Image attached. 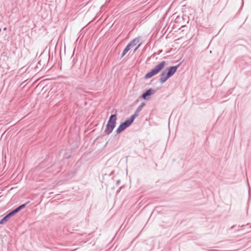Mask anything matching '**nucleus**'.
Wrapping results in <instances>:
<instances>
[{
    "label": "nucleus",
    "instance_id": "nucleus-13",
    "mask_svg": "<svg viewBox=\"0 0 251 251\" xmlns=\"http://www.w3.org/2000/svg\"><path fill=\"white\" fill-rule=\"evenodd\" d=\"M29 202V201H28L24 204H23L20 206H19L18 207H17V208H16L15 209L16 210V211H17V212H19L20 211H21L22 209H24V208L25 207L26 205L27 204H28V203Z\"/></svg>",
    "mask_w": 251,
    "mask_h": 251
},
{
    "label": "nucleus",
    "instance_id": "nucleus-20",
    "mask_svg": "<svg viewBox=\"0 0 251 251\" xmlns=\"http://www.w3.org/2000/svg\"><path fill=\"white\" fill-rule=\"evenodd\" d=\"M38 63L40 65L41 64V60H40L39 62H38Z\"/></svg>",
    "mask_w": 251,
    "mask_h": 251
},
{
    "label": "nucleus",
    "instance_id": "nucleus-12",
    "mask_svg": "<svg viewBox=\"0 0 251 251\" xmlns=\"http://www.w3.org/2000/svg\"><path fill=\"white\" fill-rule=\"evenodd\" d=\"M131 42H133L132 43V46L133 47L135 46L137 44H138V45L135 48V49L134 50V51H135L137 50V49L139 48V47L140 46V45L141 44L140 43H139L140 39H139V38H135V39L132 40Z\"/></svg>",
    "mask_w": 251,
    "mask_h": 251
},
{
    "label": "nucleus",
    "instance_id": "nucleus-3",
    "mask_svg": "<svg viewBox=\"0 0 251 251\" xmlns=\"http://www.w3.org/2000/svg\"><path fill=\"white\" fill-rule=\"evenodd\" d=\"M133 120L130 117L127 119L124 122L121 123L116 130L117 134H119L127 127L129 126L133 122Z\"/></svg>",
    "mask_w": 251,
    "mask_h": 251
},
{
    "label": "nucleus",
    "instance_id": "nucleus-11",
    "mask_svg": "<svg viewBox=\"0 0 251 251\" xmlns=\"http://www.w3.org/2000/svg\"><path fill=\"white\" fill-rule=\"evenodd\" d=\"M166 70H163L160 75L159 82L161 83H164L169 77H166Z\"/></svg>",
    "mask_w": 251,
    "mask_h": 251
},
{
    "label": "nucleus",
    "instance_id": "nucleus-7",
    "mask_svg": "<svg viewBox=\"0 0 251 251\" xmlns=\"http://www.w3.org/2000/svg\"><path fill=\"white\" fill-rule=\"evenodd\" d=\"M179 65H177L176 66H171L168 68H167L165 70H166L167 76L166 77H170L176 72L177 69H178Z\"/></svg>",
    "mask_w": 251,
    "mask_h": 251
},
{
    "label": "nucleus",
    "instance_id": "nucleus-5",
    "mask_svg": "<svg viewBox=\"0 0 251 251\" xmlns=\"http://www.w3.org/2000/svg\"><path fill=\"white\" fill-rule=\"evenodd\" d=\"M133 120L130 117L127 119L124 122L121 123L116 130L117 134H119L127 127L129 126L133 122Z\"/></svg>",
    "mask_w": 251,
    "mask_h": 251
},
{
    "label": "nucleus",
    "instance_id": "nucleus-15",
    "mask_svg": "<svg viewBox=\"0 0 251 251\" xmlns=\"http://www.w3.org/2000/svg\"><path fill=\"white\" fill-rule=\"evenodd\" d=\"M133 42H130L129 44H127V45L126 47V48H127L128 50H129L132 47V43Z\"/></svg>",
    "mask_w": 251,
    "mask_h": 251
},
{
    "label": "nucleus",
    "instance_id": "nucleus-16",
    "mask_svg": "<svg viewBox=\"0 0 251 251\" xmlns=\"http://www.w3.org/2000/svg\"><path fill=\"white\" fill-rule=\"evenodd\" d=\"M249 197H250V196H251V189H250V187L249 188Z\"/></svg>",
    "mask_w": 251,
    "mask_h": 251
},
{
    "label": "nucleus",
    "instance_id": "nucleus-14",
    "mask_svg": "<svg viewBox=\"0 0 251 251\" xmlns=\"http://www.w3.org/2000/svg\"><path fill=\"white\" fill-rule=\"evenodd\" d=\"M128 51L127 48H125L122 54L121 58L123 57Z\"/></svg>",
    "mask_w": 251,
    "mask_h": 251
},
{
    "label": "nucleus",
    "instance_id": "nucleus-4",
    "mask_svg": "<svg viewBox=\"0 0 251 251\" xmlns=\"http://www.w3.org/2000/svg\"><path fill=\"white\" fill-rule=\"evenodd\" d=\"M133 120L130 117L127 119L124 122L121 123L116 130L117 134H119L127 127L129 126L133 122Z\"/></svg>",
    "mask_w": 251,
    "mask_h": 251
},
{
    "label": "nucleus",
    "instance_id": "nucleus-17",
    "mask_svg": "<svg viewBox=\"0 0 251 251\" xmlns=\"http://www.w3.org/2000/svg\"><path fill=\"white\" fill-rule=\"evenodd\" d=\"M120 182V180H117V181H116V184H117V185H118V184H119Z\"/></svg>",
    "mask_w": 251,
    "mask_h": 251
},
{
    "label": "nucleus",
    "instance_id": "nucleus-9",
    "mask_svg": "<svg viewBox=\"0 0 251 251\" xmlns=\"http://www.w3.org/2000/svg\"><path fill=\"white\" fill-rule=\"evenodd\" d=\"M16 213H17V211L15 209L13 210L11 212H10L9 213H8L7 215H6L0 221V224L3 225L6 223L8 219L15 215Z\"/></svg>",
    "mask_w": 251,
    "mask_h": 251
},
{
    "label": "nucleus",
    "instance_id": "nucleus-18",
    "mask_svg": "<svg viewBox=\"0 0 251 251\" xmlns=\"http://www.w3.org/2000/svg\"><path fill=\"white\" fill-rule=\"evenodd\" d=\"M208 251H219L216 250H208Z\"/></svg>",
    "mask_w": 251,
    "mask_h": 251
},
{
    "label": "nucleus",
    "instance_id": "nucleus-22",
    "mask_svg": "<svg viewBox=\"0 0 251 251\" xmlns=\"http://www.w3.org/2000/svg\"><path fill=\"white\" fill-rule=\"evenodd\" d=\"M1 29L0 28V32H1Z\"/></svg>",
    "mask_w": 251,
    "mask_h": 251
},
{
    "label": "nucleus",
    "instance_id": "nucleus-6",
    "mask_svg": "<svg viewBox=\"0 0 251 251\" xmlns=\"http://www.w3.org/2000/svg\"><path fill=\"white\" fill-rule=\"evenodd\" d=\"M133 120L130 117L127 119L124 122L121 123L116 130L117 134H119L127 127L129 126L133 122Z\"/></svg>",
    "mask_w": 251,
    "mask_h": 251
},
{
    "label": "nucleus",
    "instance_id": "nucleus-19",
    "mask_svg": "<svg viewBox=\"0 0 251 251\" xmlns=\"http://www.w3.org/2000/svg\"><path fill=\"white\" fill-rule=\"evenodd\" d=\"M76 249H73V250H71L70 251H75Z\"/></svg>",
    "mask_w": 251,
    "mask_h": 251
},
{
    "label": "nucleus",
    "instance_id": "nucleus-21",
    "mask_svg": "<svg viewBox=\"0 0 251 251\" xmlns=\"http://www.w3.org/2000/svg\"><path fill=\"white\" fill-rule=\"evenodd\" d=\"M3 30H6V27H4V28H3Z\"/></svg>",
    "mask_w": 251,
    "mask_h": 251
},
{
    "label": "nucleus",
    "instance_id": "nucleus-10",
    "mask_svg": "<svg viewBox=\"0 0 251 251\" xmlns=\"http://www.w3.org/2000/svg\"><path fill=\"white\" fill-rule=\"evenodd\" d=\"M145 104L144 102L141 103V104L136 109L134 113L130 117L133 121L136 117H137L139 116L140 112L142 110Z\"/></svg>",
    "mask_w": 251,
    "mask_h": 251
},
{
    "label": "nucleus",
    "instance_id": "nucleus-8",
    "mask_svg": "<svg viewBox=\"0 0 251 251\" xmlns=\"http://www.w3.org/2000/svg\"><path fill=\"white\" fill-rule=\"evenodd\" d=\"M156 92L153 89L150 88L144 92L141 95V98L145 100H148L149 99V97L154 94Z\"/></svg>",
    "mask_w": 251,
    "mask_h": 251
},
{
    "label": "nucleus",
    "instance_id": "nucleus-1",
    "mask_svg": "<svg viewBox=\"0 0 251 251\" xmlns=\"http://www.w3.org/2000/svg\"><path fill=\"white\" fill-rule=\"evenodd\" d=\"M117 120V116L116 114H112L110 116L104 131L105 134L109 135L112 133L116 126Z\"/></svg>",
    "mask_w": 251,
    "mask_h": 251
},
{
    "label": "nucleus",
    "instance_id": "nucleus-23",
    "mask_svg": "<svg viewBox=\"0 0 251 251\" xmlns=\"http://www.w3.org/2000/svg\"><path fill=\"white\" fill-rule=\"evenodd\" d=\"M161 51L162 50H160L159 53L158 54H159L161 52Z\"/></svg>",
    "mask_w": 251,
    "mask_h": 251
},
{
    "label": "nucleus",
    "instance_id": "nucleus-2",
    "mask_svg": "<svg viewBox=\"0 0 251 251\" xmlns=\"http://www.w3.org/2000/svg\"><path fill=\"white\" fill-rule=\"evenodd\" d=\"M166 64V62L165 61H161L158 65L155 66L154 68L152 69L150 72L147 73L144 77L145 79H149L153 75H157L160 71H161Z\"/></svg>",
    "mask_w": 251,
    "mask_h": 251
}]
</instances>
